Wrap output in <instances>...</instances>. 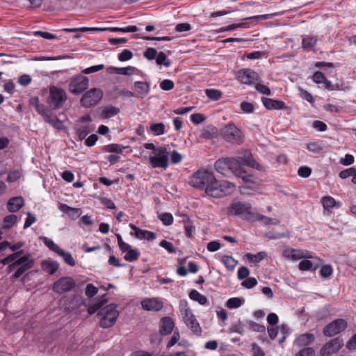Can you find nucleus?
Here are the masks:
<instances>
[{
	"instance_id": "ddd939ff",
	"label": "nucleus",
	"mask_w": 356,
	"mask_h": 356,
	"mask_svg": "<svg viewBox=\"0 0 356 356\" xmlns=\"http://www.w3.org/2000/svg\"><path fill=\"white\" fill-rule=\"evenodd\" d=\"M347 323L345 320L339 318L327 324L323 329V333L326 337H333L345 330Z\"/></svg>"
},
{
	"instance_id": "c03bdc74",
	"label": "nucleus",
	"mask_w": 356,
	"mask_h": 356,
	"mask_svg": "<svg viewBox=\"0 0 356 356\" xmlns=\"http://www.w3.org/2000/svg\"><path fill=\"white\" fill-rule=\"evenodd\" d=\"M156 62L158 65H163L165 67H170L171 65V61L163 51L159 53L156 58Z\"/></svg>"
},
{
	"instance_id": "3c124183",
	"label": "nucleus",
	"mask_w": 356,
	"mask_h": 356,
	"mask_svg": "<svg viewBox=\"0 0 356 356\" xmlns=\"http://www.w3.org/2000/svg\"><path fill=\"white\" fill-rule=\"evenodd\" d=\"M33 35L35 36H40L44 39H47V40H53V39L58 38L57 35L51 34L47 31H36L33 32Z\"/></svg>"
},
{
	"instance_id": "6e6d98bb",
	"label": "nucleus",
	"mask_w": 356,
	"mask_h": 356,
	"mask_svg": "<svg viewBox=\"0 0 356 356\" xmlns=\"http://www.w3.org/2000/svg\"><path fill=\"white\" fill-rule=\"evenodd\" d=\"M133 57L132 52L129 49H124L119 55L118 59L120 61H127L131 59Z\"/></svg>"
},
{
	"instance_id": "8fccbe9b",
	"label": "nucleus",
	"mask_w": 356,
	"mask_h": 356,
	"mask_svg": "<svg viewBox=\"0 0 356 356\" xmlns=\"http://www.w3.org/2000/svg\"><path fill=\"white\" fill-rule=\"evenodd\" d=\"M17 222V216L14 214L7 216L3 220V228H10Z\"/></svg>"
},
{
	"instance_id": "6e6552de",
	"label": "nucleus",
	"mask_w": 356,
	"mask_h": 356,
	"mask_svg": "<svg viewBox=\"0 0 356 356\" xmlns=\"http://www.w3.org/2000/svg\"><path fill=\"white\" fill-rule=\"evenodd\" d=\"M179 307L184 323L193 332L200 334L202 331L201 327L191 309L189 308L187 302L186 300H181Z\"/></svg>"
},
{
	"instance_id": "412c9836",
	"label": "nucleus",
	"mask_w": 356,
	"mask_h": 356,
	"mask_svg": "<svg viewBox=\"0 0 356 356\" xmlns=\"http://www.w3.org/2000/svg\"><path fill=\"white\" fill-rule=\"evenodd\" d=\"M315 340V336L312 333L300 334L293 341V346L300 348L310 345Z\"/></svg>"
},
{
	"instance_id": "338daca9",
	"label": "nucleus",
	"mask_w": 356,
	"mask_h": 356,
	"mask_svg": "<svg viewBox=\"0 0 356 356\" xmlns=\"http://www.w3.org/2000/svg\"><path fill=\"white\" fill-rule=\"evenodd\" d=\"M35 109L43 117L44 120L51 113L44 105L40 104Z\"/></svg>"
},
{
	"instance_id": "20e7f679",
	"label": "nucleus",
	"mask_w": 356,
	"mask_h": 356,
	"mask_svg": "<svg viewBox=\"0 0 356 356\" xmlns=\"http://www.w3.org/2000/svg\"><path fill=\"white\" fill-rule=\"evenodd\" d=\"M235 188L234 184L226 180L219 181L214 177V181L212 180L204 192L210 197L220 198L232 193Z\"/></svg>"
},
{
	"instance_id": "49530a36",
	"label": "nucleus",
	"mask_w": 356,
	"mask_h": 356,
	"mask_svg": "<svg viewBox=\"0 0 356 356\" xmlns=\"http://www.w3.org/2000/svg\"><path fill=\"white\" fill-rule=\"evenodd\" d=\"M316 41L317 39L314 37L306 36L303 38L302 40V48L307 49L309 47H312L316 44Z\"/></svg>"
},
{
	"instance_id": "4d7b16f0",
	"label": "nucleus",
	"mask_w": 356,
	"mask_h": 356,
	"mask_svg": "<svg viewBox=\"0 0 356 356\" xmlns=\"http://www.w3.org/2000/svg\"><path fill=\"white\" fill-rule=\"evenodd\" d=\"M160 245L164 249H165L169 253L176 252V248L174 247L173 244L169 241L162 240L160 242Z\"/></svg>"
},
{
	"instance_id": "c9c22d12",
	"label": "nucleus",
	"mask_w": 356,
	"mask_h": 356,
	"mask_svg": "<svg viewBox=\"0 0 356 356\" xmlns=\"http://www.w3.org/2000/svg\"><path fill=\"white\" fill-rule=\"evenodd\" d=\"M189 298L202 305H204L207 302V298L204 295L199 293L197 290L193 289L189 293Z\"/></svg>"
},
{
	"instance_id": "0e129e2a",
	"label": "nucleus",
	"mask_w": 356,
	"mask_h": 356,
	"mask_svg": "<svg viewBox=\"0 0 356 356\" xmlns=\"http://www.w3.org/2000/svg\"><path fill=\"white\" fill-rule=\"evenodd\" d=\"M312 169L307 166H302L298 170V174L300 177L307 178L310 176Z\"/></svg>"
},
{
	"instance_id": "a878e982",
	"label": "nucleus",
	"mask_w": 356,
	"mask_h": 356,
	"mask_svg": "<svg viewBox=\"0 0 356 356\" xmlns=\"http://www.w3.org/2000/svg\"><path fill=\"white\" fill-rule=\"evenodd\" d=\"M262 102L268 110H280L286 108L285 103L280 100H275L268 97H263Z\"/></svg>"
},
{
	"instance_id": "603ef678",
	"label": "nucleus",
	"mask_w": 356,
	"mask_h": 356,
	"mask_svg": "<svg viewBox=\"0 0 356 356\" xmlns=\"http://www.w3.org/2000/svg\"><path fill=\"white\" fill-rule=\"evenodd\" d=\"M295 356H315V351L313 348L306 347L299 350Z\"/></svg>"
},
{
	"instance_id": "1a4fd4ad",
	"label": "nucleus",
	"mask_w": 356,
	"mask_h": 356,
	"mask_svg": "<svg viewBox=\"0 0 356 356\" xmlns=\"http://www.w3.org/2000/svg\"><path fill=\"white\" fill-rule=\"evenodd\" d=\"M224 139L231 143L241 144L244 140L242 131L233 123L228 124L222 130Z\"/></svg>"
},
{
	"instance_id": "4468645a",
	"label": "nucleus",
	"mask_w": 356,
	"mask_h": 356,
	"mask_svg": "<svg viewBox=\"0 0 356 356\" xmlns=\"http://www.w3.org/2000/svg\"><path fill=\"white\" fill-rule=\"evenodd\" d=\"M75 285L76 283L72 277H63L54 284L53 290L56 293L61 294L71 291Z\"/></svg>"
},
{
	"instance_id": "2eb2a0df",
	"label": "nucleus",
	"mask_w": 356,
	"mask_h": 356,
	"mask_svg": "<svg viewBox=\"0 0 356 356\" xmlns=\"http://www.w3.org/2000/svg\"><path fill=\"white\" fill-rule=\"evenodd\" d=\"M232 213L235 215H241L248 220L251 221L252 216L254 214L250 203L237 202L232 206Z\"/></svg>"
},
{
	"instance_id": "423d86ee",
	"label": "nucleus",
	"mask_w": 356,
	"mask_h": 356,
	"mask_svg": "<svg viewBox=\"0 0 356 356\" xmlns=\"http://www.w3.org/2000/svg\"><path fill=\"white\" fill-rule=\"evenodd\" d=\"M33 266L34 260L31 258L30 254H27L20 257V258L17 259L15 262L10 263L8 268L9 271H12L19 266L13 275V277L17 279L20 277L26 271L32 268Z\"/></svg>"
},
{
	"instance_id": "f257e3e1",
	"label": "nucleus",
	"mask_w": 356,
	"mask_h": 356,
	"mask_svg": "<svg viewBox=\"0 0 356 356\" xmlns=\"http://www.w3.org/2000/svg\"><path fill=\"white\" fill-rule=\"evenodd\" d=\"M105 295L99 298L95 303L89 305L88 312L90 314H93L98 310V316L101 317L99 325L103 328H108L112 327L116 322L119 312L117 310L116 305L110 304L103 308L102 307L107 302Z\"/></svg>"
},
{
	"instance_id": "4be33fe9",
	"label": "nucleus",
	"mask_w": 356,
	"mask_h": 356,
	"mask_svg": "<svg viewBox=\"0 0 356 356\" xmlns=\"http://www.w3.org/2000/svg\"><path fill=\"white\" fill-rule=\"evenodd\" d=\"M241 156L236 157L242 163V166L248 165L252 168L259 169L260 165L253 159L252 154L248 150H244Z\"/></svg>"
},
{
	"instance_id": "5701e85b",
	"label": "nucleus",
	"mask_w": 356,
	"mask_h": 356,
	"mask_svg": "<svg viewBox=\"0 0 356 356\" xmlns=\"http://www.w3.org/2000/svg\"><path fill=\"white\" fill-rule=\"evenodd\" d=\"M174 328V322L170 317H163L160 320L159 332L162 335L170 334Z\"/></svg>"
},
{
	"instance_id": "a211bd4d",
	"label": "nucleus",
	"mask_w": 356,
	"mask_h": 356,
	"mask_svg": "<svg viewBox=\"0 0 356 356\" xmlns=\"http://www.w3.org/2000/svg\"><path fill=\"white\" fill-rule=\"evenodd\" d=\"M270 15H256V16H252L245 17L242 19L243 22L238 23V24H233L231 25H229L226 27H222L220 29V32H225V31H229L235 30L238 28H243L245 26V24H246V22L252 20V19H269Z\"/></svg>"
},
{
	"instance_id": "ea45409f",
	"label": "nucleus",
	"mask_w": 356,
	"mask_h": 356,
	"mask_svg": "<svg viewBox=\"0 0 356 356\" xmlns=\"http://www.w3.org/2000/svg\"><path fill=\"white\" fill-rule=\"evenodd\" d=\"M149 129L155 136L163 135L165 133V125L161 122L152 123L150 124Z\"/></svg>"
},
{
	"instance_id": "bf43d9fd",
	"label": "nucleus",
	"mask_w": 356,
	"mask_h": 356,
	"mask_svg": "<svg viewBox=\"0 0 356 356\" xmlns=\"http://www.w3.org/2000/svg\"><path fill=\"white\" fill-rule=\"evenodd\" d=\"M241 175H236L238 177H240L242 179L244 183L248 184V183H254L253 177L251 175L246 174V172L244 170L243 167L241 165Z\"/></svg>"
},
{
	"instance_id": "052dcab7",
	"label": "nucleus",
	"mask_w": 356,
	"mask_h": 356,
	"mask_svg": "<svg viewBox=\"0 0 356 356\" xmlns=\"http://www.w3.org/2000/svg\"><path fill=\"white\" fill-rule=\"evenodd\" d=\"M143 55L147 60H152L156 58L157 51L154 48L149 47L145 51Z\"/></svg>"
},
{
	"instance_id": "09e8293b",
	"label": "nucleus",
	"mask_w": 356,
	"mask_h": 356,
	"mask_svg": "<svg viewBox=\"0 0 356 356\" xmlns=\"http://www.w3.org/2000/svg\"><path fill=\"white\" fill-rule=\"evenodd\" d=\"M319 273L322 277L327 278L332 275L333 269L330 265H323L321 268Z\"/></svg>"
},
{
	"instance_id": "c756f323",
	"label": "nucleus",
	"mask_w": 356,
	"mask_h": 356,
	"mask_svg": "<svg viewBox=\"0 0 356 356\" xmlns=\"http://www.w3.org/2000/svg\"><path fill=\"white\" fill-rule=\"evenodd\" d=\"M65 32L68 33H76V32H86V31H97V32H104L108 30V27H81V28H65L63 29Z\"/></svg>"
},
{
	"instance_id": "58836bf2",
	"label": "nucleus",
	"mask_w": 356,
	"mask_h": 356,
	"mask_svg": "<svg viewBox=\"0 0 356 356\" xmlns=\"http://www.w3.org/2000/svg\"><path fill=\"white\" fill-rule=\"evenodd\" d=\"M58 254L62 257L64 261L69 266H74L76 265V261L70 252L65 251L62 249Z\"/></svg>"
},
{
	"instance_id": "f8f14e48",
	"label": "nucleus",
	"mask_w": 356,
	"mask_h": 356,
	"mask_svg": "<svg viewBox=\"0 0 356 356\" xmlns=\"http://www.w3.org/2000/svg\"><path fill=\"white\" fill-rule=\"evenodd\" d=\"M149 160L152 168H167L168 165V152L166 148H158L156 150V156H150Z\"/></svg>"
},
{
	"instance_id": "c85d7f7f",
	"label": "nucleus",
	"mask_w": 356,
	"mask_h": 356,
	"mask_svg": "<svg viewBox=\"0 0 356 356\" xmlns=\"http://www.w3.org/2000/svg\"><path fill=\"white\" fill-rule=\"evenodd\" d=\"M120 113V109L113 106H107L102 107L100 109V115L105 119L111 118Z\"/></svg>"
},
{
	"instance_id": "473e14b6",
	"label": "nucleus",
	"mask_w": 356,
	"mask_h": 356,
	"mask_svg": "<svg viewBox=\"0 0 356 356\" xmlns=\"http://www.w3.org/2000/svg\"><path fill=\"white\" fill-rule=\"evenodd\" d=\"M41 267L44 271L53 275L58 270L59 265L56 261L44 260L41 263Z\"/></svg>"
},
{
	"instance_id": "4c0bfd02",
	"label": "nucleus",
	"mask_w": 356,
	"mask_h": 356,
	"mask_svg": "<svg viewBox=\"0 0 356 356\" xmlns=\"http://www.w3.org/2000/svg\"><path fill=\"white\" fill-rule=\"evenodd\" d=\"M140 252L137 249L130 248L124 254V259L129 262L137 260L140 257Z\"/></svg>"
},
{
	"instance_id": "6ab92c4d",
	"label": "nucleus",
	"mask_w": 356,
	"mask_h": 356,
	"mask_svg": "<svg viewBox=\"0 0 356 356\" xmlns=\"http://www.w3.org/2000/svg\"><path fill=\"white\" fill-rule=\"evenodd\" d=\"M129 227L134 232L131 233V235H134L140 240L146 239L147 241H154L156 238V235L152 232L143 230L131 223L129 224Z\"/></svg>"
},
{
	"instance_id": "864d4df0",
	"label": "nucleus",
	"mask_w": 356,
	"mask_h": 356,
	"mask_svg": "<svg viewBox=\"0 0 356 356\" xmlns=\"http://www.w3.org/2000/svg\"><path fill=\"white\" fill-rule=\"evenodd\" d=\"M159 219L162 221L163 224L165 225H170L173 222V217L170 213H162L159 216Z\"/></svg>"
},
{
	"instance_id": "a19ab883",
	"label": "nucleus",
	"mask_w": 356,
	"mask_h": 356,
	"mask_svg": "<svg viewBox=\"0 0 356 356\" xmlns=\"http://www.w3.org/2000/svg\"><path fill=\"white\" fill-rule=\"evenodd\" d=\"M108 30L113 32L134 33L138 31V29L136 26L131 25L124 28L108 27Z\"/></svg>"
},
{
	"instance_id": "0eeeda50",
	"label": "nucleus",
	"mask_w": 356,
	"mask_h": 356,
	"mask_svg": "<svg viewBox=\"0 0 356 356\" xmlns=\"http://www.w3.org/2000/svg\"><path fill=\"white\" fill-rule=\"evenodd\" d=\"M67 99V95L65 90L56 86L49 88L47 103L52 109L60 108Z\"/></svg>"
},
{
	"instance_id": "5fc2aeb1",
	"label": "nucleus",
	"mask_w": 356,
	"mask_h": 356,
	"mask_svg": "<svg viewBox=\"0 0 356 356\" xmlns=\"http://www.w3.org/2000/svg\"><path fill=\"white\" fill-rule=\"evenodd\" d=\"M245 257L248 261L254 263H258L264 259V255L262 252H258L256 254L248 253L246 254Z\"/></svg>"
},
{
	"instance_id": "79ce46f5",
	"label": "nucleus",
	"mask_w": 356,
	"mask_h": 356,
	"mask_svg": "<svg viewBox=\"0 0 356 356\" xmlns=\"http://www.w3.org/2000/svg\"><path fill=\"white\" fill-rule=\"evenodd\" d=\"M183 222L186 232V236L188 238L192 237V233L194 230V226L193 225L192 222L187 216H185L183 219Z\"/></svg>"
},
{
	"instance_id": "a18cd8bd",
	"label": "nucleus",
	"mask_w": 356,
	"mask_h": 356,
	"mask_svg": "<svg viewBox=\"0 0 356 356\" xmlns=\"http://www.w3.org/2000/svg\"><path fill=\"white\" fill-rule=\"evenodd\" d=\"M243 302V299L239 298H231L227 301L226 306L229 309H235L241 307Z\"/></svg>"
},
{
	"instance_id": "dca6fc26",
	"label": "nucleus",
	"mask_w": 356,
	"mask_h": 356,
	"mask_svg": "<svg viewBox=\"0 0 356 356\" xmlns=\"http://www.w3.org/2000/svg\"><path fill=\"white\" fill-rule=\"evenodd\" d=\"M343 340L339 337L332 339L326 343L321 350V355L322 356H331L337 353L343 346Z\"/></svg>"
},
{
	"instance_id": "f704fd0d",
	"label": "nucleus",
	"mask_w": 356,
	"mask_h": 356,
	"mask_svg": "<svg viewBox=\"0 0 356 356\" xmlns=\"http://www.w3.org/2000/svg\"><path fill=\"white\" fill-rule=\"evenodd\" d=\"M221 261L229 271H232L238 264L236 259L228 255H223L221 258Z\"/></svg>"
},
{
	"instance_id": "9b49d317",
	"label": "nucleus",
	"mask_w": 356,
	"mask_h": 356,
	"mask_svg": "<svg viewBox=\"0 0 356 356\" xmlns=\"http://www.w3.org/2000/svg\"><path fill=\"white\" fill-rule=\"evenodd\" d=\"M88 78L82 74H79L71 79L69 83V91L77 95L85 91L88 88Z\"/></svg>"
},
{
	"instance_id": "774afa93",
	"label": "nucleus",
	"mask_w": 356,
	"mask_h": 356,
	"mask_svg": "<svg viewBox=\"0 0 356 356\" xmlns=\"http://www.w3.org/2000/svg\"><path fill=\"white\" fill-rule=\"evenodd\" d=\"M257 284V281L254 277H248L242 282V285L247 289H251Z\"/></svg>"
},
{
	"instance_id": "7c9ffc66",
	"label": "nucleus",
	"mask_w": 356,
	"mask_h": 356,
	"mask_svg": "<svg viewBox=\"0 0 356 356\" xmlns=\"http://www.w3.org/2000/svg\"><path fill=\"white\" fill-rule=\"evenodd\" d=\"M134 89L142 97H145L149 92V84L143 81H136L134 84Z\"/></svg>"
},
{
	"instance_id": "de8ad7c7",
	"label": "nucleus",
	"mask_w": 356,
	"mask_h": 356,
	"mask_svg": "<svg viewBox=\"0 0 356 356\" xmlns=\"http://www.w3.org/2000/svg\"><path fill=\"white\" fill-rule=\"evenodd\" d=\"M43 242L46 246H47L51 250L55 252L56 254H58L60 250H62L58 245L54 243L51 239H49L47 237H44Z\"/></svg>"
},
{
	"instance_id": "e433bc0d",
	"label": "nucleus",
	"mask_w": 356,
	"mask_h": 356,
	"mask_svg": "<svg viewBox=\"0 0 356 356\" xmlns=\"http://www.w3.org/2000/svg\"><path fill=\"white\" fill-rule=\"evenodd\" d=\"M44 120L57 129H61L63 127L62 122L56 115H53L52 113Z\"/></svg>"
},
{
	"instance_id": "e2e57ef3",
	"label": "nucleus",
	"mask_w": 356,
	"mask_h": 356,
	"mask_svg": "<svg viewBox=\"0 0 356 356\" xmlns=\"http://www.w3.org/2000/svg\"><path fill=\"white\" fill-rule=\"evenodd\" d=\"M307 149L314 153H321L323 151V147L316 142L307 144Z\"/></svg>"
},
{
	"instance_id": "9d476101",
	"label": "nucleus",
	"mask_w": 356,
	"mask_h": 356,
	"mask_svg": "<svg viewBox=\"0 0 356 356\" xmlns=\"http://www.w3.org/2000/svg\"><path fill=\"white\" fill-rule=\"evenodd\" d=\"M103 97V91L100 88H91L86 92L80 99L81 106L89 108L97 104Z\"/></svg>"
},
{
	"instance_id": "680f3d73",
	"label": "nucleus",
	"mask_w": 356,
	"mask_h": 356,
	"mask_svg": "<svg viewBox=\"0 0 356 356\" xmlns=\"http://www.w3.org/2000/svg\"><path fill=\"white\" fill-rule=\"evenodd\" d=\"M98 292V289L92 284H88L86 286V295L88 298H92L95 296Z\"/></svg>"
},
{
	"instance_id": "cd10ccee",
	"label": "nucleus",
	"mask_w": 356,
	"mask_h": 356,
	"mask_svg": "<svg viewBox=\"0 0 356 356\" xmlns=\"http://www.w3.org/2000/svg\"><path fill=\"white\" fill-rule=\"evenodd\" d=\"M24 201L22 197H14L8 202V210L14 213L19 211L24 205Z\"/></svg>"
},
{
	"instance_id": "72a5a7b5",
	"label": "nucleus",
	"mask_w": 356,
	"mask_h": 356,
	"mask_svg": "<svg viewBox=\"0 0 356 356\" xmlns=\"http://www.w3.org/2000/svg\"><path fill=\"white\" fill-rule=\"evenodd\" d=\"M108 70L115 72L122 75L131 76L134 74L136 68L132 66H128L127 67H111Z\"/></svg>"
},
{
	"instance_id": "393cba45",
	"label": "nucleus",
	"mask_w": 356,
	"mask_h": 356,
	"mask_svg": "<svg viewBox=\"0 0 356 356\" xmlns=\"http://www.w3.org/2000/svg\"><path fill=\"white\" fill-rule=\"evenodd\" d=\"M59 209L73 220L78 218L82 213L81 209L70 207L66 204L60 203Z\"/></svg>"
},
{
	"instance_id": "37998d69",
	"label": "nucleus",
	"mask_w": 356,
	"mask_h": 356,
	"mask_svg": "<svg viewBox=\"0 0 356 356\" xmlns=\"http://www.w3.org/2000/svg\"><path fill=\"white\" fill-rule=\"evenodd\" d=\"M205 93L208 98L213 101L220 99L222 95L220 90L216 89H207Z\"/></svg>"
},
{
	"instance_id": "b1692460",
	"label": "nucleus",
	"mask_w": 356,
	"mask_h": 356,
	"mask_svg": "<svg viewBox=\"0 0 356 356\" xmlns=\"http://www.w3.org/2000/svg\"><path fill=\"white\" fill-rule=\"evenodd\" d=\"M283 256L289 259L297 261L302 258H312L311 255L305 254L300 250L287 249L283 252Z\"/></svg>"
},
{
	"instance_id": "aec40b11",
	"label": "nucleus",
	"mask_w": 356,
	"mask_h": 356,
	"mask_svg": "<svg viewBox=\"0 0 356 356\" xmlns=\"http://www.w3.org/2000/svg\"><path fill=\"white\" fill-rule=\"evenodd\" d=\"M141 305L145 310L155 312L161 310L163 307V302L155 298L143 300L141 302Z\"/></svg>"
},
{
	"instance_id": "39448f33",
	"label": "nucleus",
	"mask_w": 356,
	"mask_h": 356,
	"mask_svg": "<svg viewBox=\"0 0 356 356\" xmlns=\"http://www.w3.org/2000/svg\"><path fill=\"white\" fill-rule=\"evenodd\" d=\"M214 177L212 172L201 168L191 176L190 184L194 188L205 191L212 180L214 181Z\"/></svg>"
},
{
	"instance_id": "69168bd1",
	"label": "nucleus",
	"mask_w": 356,
	"mask_h": 356,
	"mask_svg": "<svg viewBox=\"0 0 356 356\" xmlns=\"http://www.w3.org/2000/svg\"><path fill=\"white\" fill-rule=\"evenodd\" d=\"M124 149V147L120 145L113 144L106 147V151L111 153H122Z\"/></svg>"
},
{
	"instance_id": "13d9d810",
	"label": "nucleus",
	"mask_w": 356,
	"mask_h": 356,
	"mask_svg": "<svg viewBox=\"0 0 356 356\" xmlns=\"http://www.w3.org/2000/svg\"><path fill=\"white\" fill-rule=\"evenodd\" d=\"M175 86L174 82L170 79H164L160 83V88L163 90H170Z\"/></svg>"
},
{
	"instance_id": "bb28decb",
	"label": "nucleus",
	"mask_w": 356,
	"mask_h": 356,
	"mask_svg": "<svg viewBox=\"0 0 356 356\" xmlns=\"http://www.w3.org/2000/svg\"><path fill=\"white\" fill-rule=\"evenodd\" d=\"M321 202L324 210L329 212H330L331 209L334 207L339 208L341 205L340 202L335 200L332 197L329 195L323 196L321 198Z\"/></svg>"
},
{
	"instance_id": "2f4dec72",
	"label": "nucleus",
	"mask_w": 356,
	"mask_h": 356,
	"mask_svg": "<svg viewBox=\"0 0 356 356\" xmlns=\"http://www.w3.org/2000/svg\"><path fill=\"white\" fill-rule=\"evenodd\" d=\"M251 221H260L264 225H277L279 223V220L275 218H268L257 213H254V214L252 216Z\"/></svg>"
},
{
	"instance_id": "7ed1b4c3",
	"label": "nucleus",
	"mask_w": 356,
	"mask_h": 356,
	"mask_svg": "<svg viewBox=\"0 0 356 356\" xmlns=\"http://www.w3.org/2000/svg\"><path fill=\"white\" fill-rule=\"evenodd\" d=\"M235 188L234 184L226 180L219 181L214 177V181L212 180L204 192L210 197L220 198L232 193Z\"/></svg>"
},
{
	"instance_id": "f3484780",
	"label": "nucleus",
	"mask_w": 356,
	"mask_h": 356,
	"mask_svg": "<svg viewBox=\"0 0 356 356\" xmlns=\"http://www.w3.org/2000/svg\"><path fill=\"white\" fill-rule=\"evenodd\" d=\"M237 79L243 84L251 85L258 79V74L250 69H243L236 74Z\"/></svg>"
},
{
	"instance_id": "f03ea898",
	"label": "nucleus",
	"mask_w": 356,
	"mask_h": 356,
	"mask_svg": "<svg viewBox=\"0 0 356 356\" xmlns=\"http://www.w3.org/2000/svg\"><path fill=\"white\" fill-rule=\"evenodd\" d=\"M242 163L234 157L221 158L218 159L214 164L216 170L225 177L231 175H241Z\"/></svg>"
}]
</instances>
